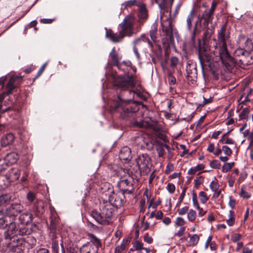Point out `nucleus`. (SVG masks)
Instances as JSON below:
<instances>
[{"label":"nucleus","mask_w":253,"mask_h":253,"mask_svg":"<svg viewBox=\"0 0 253 253\" xmlns=\"http://www.w3.org/2000/svg\"><path fill=\"white\" fill-rule=\"evenodd\" d=\"M114 84L120 89L121 92L117 95L115 104L111 107L110 111L111 113L118 112L123 119H126L139 109L138 106L139 103H131L134 95H138V94L128 90L135 85L134 81L129 77H119L115 79Z\"/></svg>","instance_id":"nucleus-1"},{"label":"nucleus","mask_w":253,"mask_h":253,"mask_svg":"<svg viewBox=\"0 0 253 253\" xmlns=\"http://www.w3.org/2000/svg\"><path fill=\"white\" fill-rule=\"evenodd\" d=\"M230 33L226 29V26L223 25L218 31L217 40L218 46L216 48L218 50V59L221 61L222 65L225 67L226 71H230L234 65V61L231 58L227 47V43L229 41Z\"/></svg>","instance_id":"nucleus-2"},{"label":"nucleus","mask_w":253,"mask_h":253,"mask_svg":"<svg viewBox=\"0 0 253 253\" xmlns=\"http://www.w3.org/2000/svg\"><path fill=\"white\" fill-rule=\"evenodd\" d=\"M135 18L131 15H127L118 26L119 34L115 33L112 30H108L106 28L105 36L114 42L122 41L125 36L131 37L133 34V26Z\"/></svg>","instance_id":"nucleus-3"},{"label":"nucleus","mask_w":253,"mask_h":253,"mask_svg":"<svg viewBox=\"0 0 253 253\" xmlns=\"http://www.w3.org/2000/svg\"><path fill=\"white\" fill-rule=\"evenodd\" d=\"M100 212L93 210L91 212V216L99 224L106 225L112 222L114 207L108 201L103 200L100 204Z\"/></svg>","instance_id":"nucleus-4"},{"label":"nucleus","mask_w":253,"mask_h":253,"mask_svg":"<svg viewBox=\"0 0 253 253\" xmlns=\"http://www.w3.org/2000/svg\"><path fill=\"white\" fill-rule=\"evenodd\" d=\"M16 201V196L14 194H2L0 196V229L6 228L9 223V217L4 213L2 206H5L10 202Z\"/></svg>","instance_id":"nucleus-5"},{"label":"nucleus","mask_w":253,"mask_h":253,"mask_svg":"<svg viewBox=\"0 0 253 253\" xmlns=\"http://www.w3.org/2000/svg\"><path fill=\"white\" fill-rule=\"evenodd\" d=\"M4 235L6 239H11L18 235H24L29 234L25 227L21 226L17 219L9 218V223L6 227Z\"/></svg>","instance_id":"nucleus-6"},{"label":"nucleus","mask_w":253,"mask_h":253,"mask_svg":"<svg viewBox=\"0 0 253 253\" xmlns=\"http://www.w3.org/2000/svg\"><path fill=\"white\" fill-rule=\"evenodd\" d=\"M133 51L136 56L137 59H140V55L138 51V48L140 49H146L147 47L152 48L153 43L152 41L146 36L145 34H142L141 36L135 39L133 42Z\"/></svg>","instance_id":"nucleus-7"},{"label":"nucleus","mask_w":253,"mask_h":253,"mask_svg":"<svg viewBox=\"0 0 253 253\" xmlns=\"http://www.w3.org/2000/svg\"><path fill=\"white\" fill-rule=\"evenodd\" d=\"M20 170L17 168L11 169L4 176H0V190L5 188L10 183L18 179Z\"/></svg>","instance_id":"nucleus-8"},{"label":"nucleus","mask_w":253,"mask_h":253,"mask_svg":"<svg viewBox=\"0 0 253 253\" xmlns=\"http://www.w3.org/2000/svg\"><path fill=\"white\" fill-rule=\"evenodd\" d=\"M23 209V207L20 201H16L15 203H12L5 210H4V213L9 217V218L17 219V215L18 213L21 212Z\"/></svg>","instance_id":"nucleus-9"},{"label":"nucleus","mask_w":253,"mask_h":253,"mask_svg":"<svg viewBox=\"0 0 253 253\" xmlns=\"http://www.w3.org/2000/svg\"><path fill=\"white\" fill-rule=\"evenodd\" d=\"M123 197V195L120 193H113L109 195L108 202L110 203L114 207L120 208L125 203Z\"/></svg>","instance_id":"nucleus-10"},{"label":"nucleus","mask_w":253,"mask_h":253,"mask_svg":"<svg viewBox=\"0 0 253 253\" xmlns=\"http://www.w3.org/2000/svg\"><path fill=\"white\" fill-rule=\"evenodd\" d=\"M109 56L112 60L114 65L116 66L118 68H121V66L124 64H126L127 63V66H129L130 64L129 62L123 61L120 62L122 56L116 51L115 47H113L112 49L109 54Z\"/></svg>","instance_id":"nucleus-11"},{"label":"nucleus","mask_w":253,"mask_h":253,"mask_svg":"<svg viewBox=\"0 0 253 253\" xmlns=\"http://www.w3.org/2000/svg\"><path fill=\"white\" fill-rule=\"evenodd\" d=\"M161 26L162 30L166 34V35L169 37L170 39L173 38L172 34V28L171 26V22L170 19L167 18V19L163 20V17L161 16Z\"/></svg>","instance_id":"nucleus-12"},{"label":"nucleus","mask_w":253,"mask_h":253,"mask_svg":"<svg viewBox=\"0 0 253 253\" xmlns=\"http://www.w3.org/2000/svg\"><path fill=\"white\" fill-rule=\"evenodd\" d=\"M150 160V158L147 154H143L138 157L136 162L140 169H146L149 168Z\"/></svg>","instance_id":"nucleus-13"},{"label":"nucleus","mask_w":253,"mask_h":253,"mask_svg":"<svg viewBox=\"0 0 253 253\" xmlns=\"http://www.w3.org/2000/svg\"><path fill=\"white\" fill-rule=\"evenodd\" d=\"M198 56L201 64L206 62H210L211 60V57L204 45H199Z\"/></svg>","instance_id":"nucleus-14"},{"label":"nucleus","mask_w":253,"mask_h":253,"mask_svg":"<svg viewBox=\"0 0 253 253\" xmlns=\"http://www.w3.org/2000/svg\"><path fill=\"white\" fill-rule=\"evenodd\" d=\"M33 215L31 213L26 212L21 214L18 218H17V221L21 226L25 227V225L30 224L33 220Z\"/></svg>","instance_id":"nucleus-15"},{"label":"nucleus","mask_w":253,"mask_h":253,"mask_svg":"<svg viewBox=\"0 0 253 253\" xmlns=\"http://www.w3.org/2000/svg\"><path fill=\"white\" fill-rule=\"evenodd\" d=\"M237 60L241 66L249 65L253 63V55H251L250 52L246 51L241 58H238Z\"/></svg>","instance_id":"nucleus-16"},{"label":"nucleus","mask_w":253,"mask_h":253,"mask_svg":"<svg viewBox=\"0 0 253 253\" xmlns=\"http://www.w3.org/2000/svg\"><path fill=\"white\" fill-rule=\"evenodd\" d=\"M17 78V77L14 76H12L10 78L7 84L6 85V89H7L6 91L4 92L3 93L0 95V101L3 99L5 94L8 95L12 93V90L15 87L14 83Z\"/></svg>","instance_id":"nucleus-17"},{"label":"nucleus","mask_w":253,"mask_h":253,"mask_svg":"<svg viewBox=\"0 0 253 253\" xmlns=\"http://www.w3.org/2000/svg\"><path fill=\"white\" fill-rule=\"evenodd\" d=\"M80 253H98V250L91 243H86L80 248Z\"/></svg>","instance_id":"nucleus-18"},{"label":"nucleus","mask_w":253,"mask_h":253,"mask_svg":"<svg viewBox=\"0 0 253 253\" xmlns=\"http://www.w3.org/2000/svg\"><path fill=\"white\" fill-rule=\"evenodd\" d=\"M131 151L129 147L125 146L121 148L119 153V158L121 160L129 161L130 160Z\"/></svg>","instance_id":"nucleus-19"},{"label":"nucleus","mask_w":253,"mask_h":253,"mask_svg":"<svg viewBox=\"0 0 253 253\" xmlns=\"http://www.w3.org/2000/svg\"><path fill=\"white\" fill-rule=\"evenodd\" d=\"M18 158L19 157L17 153L12 152L7 154L4 159L5 160L7 165L9 166L15 164L18 159Z\"/></svg>","instance_id":"nucleus-20"},{"label":"nucleus","mask_w":253,"mask_h":253,"mask_svg":"<svg viewBox=\"0 0 253 253\" xmlns=\"http://www.w3.org/2000/svg\"><path fill=\"white\" fill-rule=\"evenodd\" d=\"M14 140V136L11 133H8L3 135L1 139V144L2 146L5 147L7 145L12 144Z\"/></svg>","instance_id":"nucleus-21"},{"label":"nucleus","mask_w":253,"mask_h":253,"mask_svg":"<svg viewBox=\"0 0 253 253\" xmlns=\"http://www.w3.org/2000/svg\"><path fill=\"white\" fill-rule=\"evenodd\" d=\"M119 174L121 175V178L118 182V185L120 187H125L130 184L128 179L126 178V175L124 169H121L119 171Z\"/></svg>","instance_id":"nucleus-22"},{"label":"nucleus","mask_w":253,"mask_h":253,"mask_svg":"<svg viewBox=\"0 0 253 253\" xmlns=\"http://www.w3.org/2000/svg\"><path fill=\"white\" fill-rule=\"evenodd\" d=\"M247 50H245L243 48H238L235 50V51L234 52V57H232L231 56V58L233 59V60L234 61V65L230 71H228V72H230L231 71V70L233 69V68L235 66L236 62H238V60H237V59H238V58H241L242 57V56L245 53V52Z\"/></svg>","instance_id":"nucleus-23"},{"label":"nucleus","mask_w":253,"mask_h":253,"mask_svg":"<svg viewBox=\"0 0 253 253\" xmlns=\"http://www.w3.org/2000/svg\"><path fill=\"white\" fill-rule=\"evenodd\" d=\"M195 17V11L194 8H192L189 14H188L186 19V27L188 31H191L192 26V21Z\"/></svg>","instance_id":"nucleus-24"},{"label":"nucleus","mask_w":253,"mask_h":253,"mask_svg":"<svg viewBox=\"0 0 253 253\" xmlns=\"http://www.w3.org/2000/svg\"><path fill=\"white\" fill-rule=\"evenodd\" d=\"M157 26L158 25L156 23H153L151 26V29L149 31L150 36L151 38L150 41H152V43L155 42L156 41Z\"/></svg>","instance_id":"nucleus-25"},{"label":"nucleus","mask_w":253,"mask_h":253,"mask_svg":"<svg viewBox=\"0 0 253 253\" xmlns=\"http://www.w3.org/2000/svg\"><path fill=\"white\" fill-rule=\"evenodd\" d=\"M139 10L138 13V17L141 19H146L148 17L147 11L145 5L142 4L139 6Z\"/></svg>","instance_id":"nucleus-26"},{"label":"nucleus","mask_w":253,"mask_h":253,"mask_svg":"<svg viewBox=\"0 0 253 253\" xmlns=\"http://www.w3.org/2000/svg\"><path fill=\"white\" fill-rule=\"evenodd\" d=\"M33 210L38 213L42 212L43 211V204L42 201H37L34 205Z\"/></svg>","instance_id":"nucleus-27"},{"label":"nucleus","mask_w":253,"mask_h":253,"mask_svg":"<svg viewBox=\"0 0 253 253\" xmlns=\"http://www.w3.org/2000/svg\"><path fill=\"white\" fill-rule=\"evenodd\" d=\"M88 236L90 240V242L89 243L94 245L98 250L99 248L101 246L100 240L92 234H88Z\"/></svg>","instance_id":"nucleus-28"},{"label":"nucleus","mask_w":253,"mask_h":253,"mask_svg":"<svg viewBox=\"0 0 253 253\" xmlns=\"http://www.w3.org/2000/svg\"><path fill=\"white\" fill-rule=\"evenodd\" d=\"M250 114V109L249 108H245L239 115V120H248Z\"/></svg>","instance_id":"nucleus-29"},{"label":"nucleus","mask_w":253,"mask_h":253,"mask_svg":"<svg viewBox=\"0 0 253 253\" xmlns=\"http://www.w3.org/2000/svg\"><path fill=\"white\" fill-rule=\"evenodd\" d=\"M212 14L208 12V10H205L203 12L202 15L201 16H199L198 18H199V19L200 22H202L203 19H206V20H209L212 21Z\"/></svg>","instance_id":"nucleus-30"},{"label":"nucleus","mask_w":253,"mask_h":253,"mask_svg":"<svg viewBox=\"0 0 253 253\" xmlns=\"http://www.w3.org/2000/svg\"><path fill=\"white\" fill-rule=\"evenodd\" d=\"M234 162H231V163H225L222 169V171L223 172H227L228 171H229L231 169L234 167Z\"/></svg>","instance_id":"nucleus-31"},{"label":"nucleus","mask_w":253,"mask_h":253,"mask_svg":"<svg viewBox=\"0 0 253 253\" xmlns=\"http://www.w3.org/2000/svg\"><path fill=\"white\" fill-rule=\"evenodd\" d=\"M137 126L140 127L153 128V125L147 121H142L137 123Z\"/></svg>","instance_id":"nucleus-32"},{"label":"nucleus","mask_w":253,"mask_h":253,"mask_svg":"<svg viewBox=\"0 0 253 253\" xmlns=\"http://www.w3.org/2000/svg\"><path fill=\"white\" fill-rule=\"evenodd\" d=\"M240 196L244 199H249L251 197V195L250 193L244 190V185H243L241 188Z\"/></svg>","instance_id":"nucleus-33"},{"label":"nucleus","mask_w":253,"mask_h":253,"mask_svg":"<svg viewBox=\"0 0 253 253\" xmlns=\"http://www.w3.org/2000/svg\"><path fill=\"white\" fill-rule=\"evenodd\" d=\"M128 244V241L124 240L123 243L120 246L116 247L115 253H121L124 250H125L126 245Z\"/></svg>","instance_id":"nucleus-34"},{"label":"nucleus","mask_w":253,"mask_h":253,"mask_svg":"<svg viewBox=\"0 0 253 253\" xmlns=\"http://www.w3.org/2000/svg\"><path fill=\"white\" fill-rule=\"evenodd\" d=\"M196 212L193 210H190L187 213V218L190 221H193L196 217Z\"/></svg>","instance_id":"nucleus-35"},{"label":"nucleus","mask_w":253,"mask_h":253,"mask_svg":"<svg viewBox=\"0 0 253 253\" xmlns=\"http://www.w3.org/2000/svg\"><path fill=\"white\" fill-rule=\"evenodd\" d=\"M199 240V237L197 234H194L192 236L189 240V242L191 244L192 246H195L197 245Z\"/></svg>","instance_id":"nucleus-36"},{"label":"nucleus","mask_w":253,"mask_h":253,"mask_svg":"<svg viewBox=\"0 0 253 253\" xmlns=\"http://www.w3.org/2000/svg\"><path fill=\"white\" fill-rule=\"evenodd\" d=\"M219 185L217 182L212 181L210 184V187L211 190L216 192L219 188Z\"/></svg>","instance_id":"nucleus-37"},{"label":"nucleus","mask_w":253,"mask_h":253,"mask_svg":"<svg viewBox=\"0 0 253 253\" xmlns=\"http://www.w3.org/2000/svg\"><path fill=\"white\" fill-rule=\"evenodd\" d=\"M235 219L234 217V213L232 211H230L229 214V218L227 220L226 222L229 226H232L234 223Z\"/></svg>","instance_id":"nucleus-38"},{"label":"nucleus","mask_w":253,"mask_h":253,"mask_svg":"<svg viewBox=\"0 0 253 253\" xmlns=\"http://www.w3.org/2000/svg\"><path fill=\"white\" fill-rule=\"evenodd\" d=\"M199 195L200 201L202 203L205 204L208 200V197L204 191H201Z\"/></svg>","instance_id":"nucleus-39"},{"label":"nucleus","mask_w":253,"mask_h":253,"mask_svg":"<svg viewBox=\"0 0 253 253\" xmlns=\"http://www.w3.org/2000/svg\"><path fill=\"white\" fill-rule=\"evenodd\" d=\"M8 167V166L7 165L4 159H0V172L5 169Z\"/></svg>","instance_id":"nucleus-40"},{"label":"nucleus","mask_w":253,"mask_h":253,"mask_svg":"<svg viewBox=\"0 0 253 253\" xmlns=\"http://www.w3.org/2000/svg\"><path fill=\"white\" fill-rule=\"evenodd\" d=\"M185 221L183 218L181 217H177L175 221V224L178 226H182L185 224Z\"/></svg>","instance_id":"nucleus-41"},{"label":"nucleus","mask_w":253,"mask_h":253,"mask_svg":"<svg viewBox=\"0 0 253 253\" xmlns=\"http://www.w3.org/2000/svg\"><path fill=\"white\" fill-rule=\"evenodd\" d=\"M222 150L224 152V154L226 156H230L232 153L231 149L226 145H224L222 147Z\"/></svg>","instance_id":"nucleus-42"},{"label":"nucleus","mask_w":253,"mask_h":253,"mask_svg":"<svg viewBox=\"0 0 253 253\" xmlns=\"http://www.w3.org/2000/svg\"><path fill=\"white\" fill-rule=\"evenodd\" d=\"M210 166L213 169H219L220 164L217 160H213L211 162Z\"/></svg>","instance_id":"nucleus-43"},{"label":"nucleus","mask_w":253,"mask_h":253,"mask_svg":"<svg viewBox=\"0 0 253 253\" xmlns=\"http://www.w3.org/2000/svg\"><path fill=\"white\" fill-rule=\"evenodd\" d=\"M167 189L170 193H173L175 191V187L173 184L169 183L167 185Z\"/></svg>","instance_id":"nucleus-44"},{"label":"nucleus","mask_w":253,"mask_h":253,"mask_svg":"<svg viewBox=\"0 0 253 253\" xmlns=\"http://www.w3.org/2000/svg\"><path fill=\"white\" fill-rule=\"evenodd\" d=\"M178 63V59L176 56L172 57L170 59V65L172 67L176 66Z\"/></svg>","instance_id":"nucleus-45"},{"label":"nucleus","mask_w":253,"mask_h":253,"mask_svg":"<svg viewBox=\"0 0 253 253\" xmlns=\"http://www.w3.org/2000/svg\"><path fill=\"white\" fill-rule=\"evenodd\" d=\"M247 177V172L244 171L241 173L240 176L238 179V181L239 182H241L243 181Z\"/></svg>","instance_id":"nucleus-46"},{"label":"nucleus","mask_w":253,"mask_h":253,"mask_svg":"<svg viewBox=\"0 0 253 253\" xmlns=\"http://www.w3.org/2000/svg\"><path fill=\"white\" fill-rule=\"evenodd\" d=\"M27 199L30 202H33L35 199V195L32 192H29L27 193Z\"/></svg>","instance_id":"nucleus-47"},{"label":"nucleus","mask_w":253,"mask_h":253,"mask_svg":"<svg viewBox=\"0 0 253 253\" xmlns=\"http://www.w3.org/2000/svg\"><path fill=\"white\" fill-rule=\"evenodd\" d=\"M188 210L189 207L188 206H185L178 210V214L181 215H184L188 212Z\"/></svg>","instance_id":"nucleus-48"},{"label":"nucleus","mask_w":253,"mask_h":253,"mask_svg":"<svg viewBox=\"0 0 253 253\" xmlns=\"http://www.w3.org/2000/svg\"><path fill=\"white\" fill-rule=\"evenodd\" d=\"M241 237V236L239 234H234L231 236V240L233 242H236L240 239Z\"/></svg>","instance_id":"nucleus-49"},{"label":"nucleus","mask_w":253,"mask_h":253,"mask_svg":"<svg viewBox=\"0 0 253 253\" xmlns=\"http://www.w3.org/2000/svg\"><path fill=\"white\" fill-rule=\"evenodd\" d=\"M134 247L136 250L140 251L143 249V244L138 241H136L134 244Z\"/></svg>","instance_id":"nucleus-50"},{"label":"nucleus","mask_w":253,"mask_h":253,"mask_svg":"<svg viewBox=\"0 0 253 253\" xmlns=\"http://www.w3.org/2000/svg\"><path fill=\"white\" fill-rule=\"evenodd\" d=\"M200 166H197L195 167L190 168L188 171L189 174L193 175L198 171V168Z\"/></svg>","instance_id":"nucleus-51"},{"label":"nucleus","mask_w":253,"mask_h":253,"mask_svg":"<svg viewBox=\"0 0 253 253\" xmlns=\"http://www.w3.org/2000/svg\"><path fill=\"white\" fill-rule=\"evenodd\" d=\"M203 178L201 176L196 177V178L194 179V182H195V185L197 186L203 183Z\"/></svg>","instance_id":"nucleus-52"},{"label":"nucleus","mask_w":253,"mask_h":253,"mask_svg":"<svg viewBox=\"0 0 253 253\" xmlns=\"http://www.w3.org/2000/svg\"><path fill=\"white\" fill-rule=\"evenodd\" d=\"M138 3L137 1V0H130L127 1L126 2V6H131L134 5H138Z\"/></svg>","instance_id":"nucleus-53"},{"label":"nucleus","mask_w":253,"mask_h":253,"mask_svg":"<svg viewBox=\"0 0 253 253\" xmlns=\"http://www.w3.org/2000/svg\"><path fill=\"white\" fill-rule=\"evenodd\" d=\"M185 230V228L184 227H182L179 229L178 232L175 234V235L178 237H181L184 234Z\"/></svg>","instance_id":"nucleus-54"},{"label":"nucleus","mask_w":253,"mask_h":253,"mask_svg":"<svg viewBox=\"0 0 253 253\" xmlns=\"http://www.w3.org/2000/svg\"><path fill=\"white\" fill-rule=\"evenodd\" d=\"M216 5V2L214 1H213L211 3L210 9L209 10H208V12H209V13L212 15L213 11L215 10Z\"/></svg>","instance_id":"nucleus-55"},{"label":"nucleus","mask_w":253,"mask_h":253,"mask_svg":"<svg viewBox=\"0 0 253 253\" xmlns=\"http://www.w3.org/2000/svg\"><path fill=\"white\" fill-rule=\"evenodd\" d=\"M144 240L145 242L150 244L152 242L153 239L151 236H149L148 234L144 235Z\"/></svg>","instance_id":"nucleus-56"},{"label":"nucleus","mask_w":253,"mask_h":253,"mask_svg":"<svg viewBox=\"0 0 253 253\" xmlns=\"http://www.w3.org/2000/svg\"><path fill=\"white\" fill-rule=\"evenodd\" d=\"M197 25H198V22H196L194 24V27L192 33V38L194 39L196 34V32L197 30Z\"/></svg>","instance_id":"nucleus-57"},{"label":"nucleus","mask_w":253,"mask_h":253,"mask_svg":"<svg viewBox=\"0 0 253 253\" xmlns=\"http://www.w3.org/2000/svg\"><path fill=\"white\" fill-rule=\"evenodd\" d=\"M192 201L194 206L197 209H199V205L197 202V198L196 195L193 196Z\"/></svg>","instance_id":"nucleus-58"},{"label":"nucleus","mask_w":253,"mask_h":253,"mask_svg":"<svg viewBox=\"0 0 253 253\" xmlns=\"http://www.w3.org/2000/svg\"><path fill=\"white\" fill-rule=\"evenodd\" d=\"M225 140L224 142V144H235L234 141L232 138H225Z\"/></svg>","instance_id":"nucleus-59"},{"label":"nucleus","mask_w":253,"mask_h":253,"mask_svg":"<svg viewBox=\"0 0 253 253\" xmlns=\"http://www.w3.org/2000/svg\"><path fill=\"white\" fill-rule=\"evenodd\" d=\"M169 84L170 85L174 84L176 83V79L173 76H170L169 78Z\"/></svg>","instance_id":"nucleus-60"},{"label":"nucleus","mask_w":253,"mask_h":253,"mask_svg":"<svg viewBox=\"0 0 253 253\" xmlns=\"http://www.w3.org/2000/svg\"><path fill=\"white\" fill-rule=\"evenodd\" d=\"M222 131L221 130H218L217 131L214 132L211 135L212 138L216 139L219 135L222 133Z\"/></svg>","instance_id":"nucleus-61"},{"label":"nucleus","mask_w":253,"mask_h":253,"mask_svg":"<svg viewBox=\"0 0 253 253\" xmlns=\"http://www.w3.org/2000/svg\"><path fill=\"white\" fill-rule=\"evenodd\" d=\"M163 213L161 211H158L155 215V217L157 219H161L163 217Z\"/></svg>","instance_id":"nucleus-62"},{"label":"nucleus","mask_w":253,"mask_h":253,"mask_svg":"<svg viewBox=\"0 0 253 253\" xmlns=\"http://www.w3.org/2000/svg\"><path fill=\"white\" fill-rule=\"evenodd\" d=\"M163 222L167 225H169L170 222H171V220H170V218L169 217H165L163 220Z\"/></svg>","instance_id":"nucleus-63"},{"label":"nucleus","mask_w":253,"mask_h":253,"mask_svg":"<svg viewBox=\"0 0 253 253\" xmlns=\"http://www.w3.org/2000/svg\"><path fill=\"white\" fill-rule=\"evenodd\" d=\"M37 253H49V251L46 249L41 248L37 252Z\"/></svg>","instance_id":"nucleus-64"}]
</instances>
